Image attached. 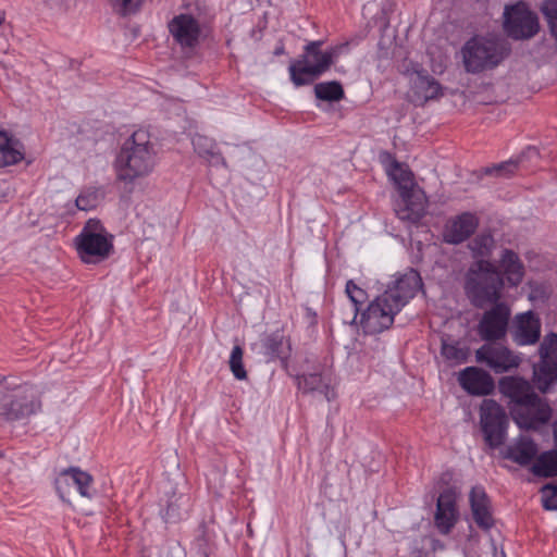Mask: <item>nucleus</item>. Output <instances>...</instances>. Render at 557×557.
Returning <instances> with one entry per match:
<instances>
[{
    "label": "nucleus",
    "instance_id": "ea45409f",
    "mask_svg": "<svg viewBox=\"0 0 557 557\" xmlns=\"http://www.w3.org/2000/svg\"><path fill=\"white\" fill-rule=\"evenodd\" d=\"M543 507L546 510H557V486L547 484L543 487Z\"/></svg>",
    "mask_w": 557,
    "mask_h": 557
},
{
    "label": "nucleus",
    "instance_id": "aec40b11",
    "mask_svg": "<svg viewBox=\"0 0 557 557\" xmlns=\"http://www.w3.org/2000/svg\"><path fill=\"white\" fill-rule=\"evenodd\" d=\"M435 525L442 534H448L457 522L456 497L451 490L440 494L434 517Z\"/></svg>",
    "mask_w": 557,
    "mask_h": 557
},
{
    "label": "nucleus",
    "instance_id": "0eeeda50",
    "mask_svg": "<svg viewBox=\"0 0 557 557\" xmlns=\"http://www.w3.org/2000/svg\"><path fill=\"white\" fill-rule=\"evenodd\" d=\"M480 424L490 448H498L506 441L508 417L493 399H484L480 407Z\"/></svg>",
    "mask_w": 557,
    "mask_h": 557
},
{
    "label": "nucleus",
    "instance_id": "49530a36",
    "mask_svg": "<svg viewBox=\"0 0 557 557\" xmlns=\"http://www.w3.org/2000/svg\"><path fill=\"white\" fill-rule=\"evenodd\" d=\"M283 51H284V48H283V47L277 48V49L275 50V54H276V55L282 54V53H283Z\"/></svg>",
    "mask_w": 557,
    "mask_h": 557
},
{
    "label": "nucleus",
    "instance_id": "7ed1b4c3",
    "mask_svg": "<svg viewBox=\"0 0 557 557\" xmlns=\"http://www.w3.org/2000/svg\"><path fill=\"white\" fill-rule=\"evenodd\" d=\"M504 280L497 269L486 260L474 262L466 273L463 289L475 308L483 309L502 297Z\"/></svg>",
    "mask_w": 557,
    "mask_h": 557
},
{
    "label": "nucleus",
    "instance_id": "a211bd4d",
    "mask_svg": "<svg viewBox=\"0 0 557 557\" xmlns=\"http://www.w3.org/2000/svg\"><path fill=\"white\" fill-rule=\"evenodd\" d=\"M460 386L470 395L485 396L494 391L493 377L478 367H467L458 375Z\"/></svg>",
    "mask_w": 557,
    "mask_h": 557
},
{
    "label": "nucleus",
    "instance_id": "393cba45",
    "mask_svg": "<svg viewBox=\"0 0 557 557\" xmlns=\"http://www.w3.org/2000/svg\"><path fill=\"white\" fill-rule=\"evenodd\" d=\"M537 447L535 443L527 437H521L518 442L507 447L505 458L512 460L520 466H528L536 456Z\"/></svg>",
    "mask_w": 557,
    "mask_h": 557
},
{
    "label": "nucleus",
    "instance_id": "473e14b6",
    "mask_svg": "<svg viewBox=\"0 0 557 557\" xmlns=\"http://www.w3.org/2000/svg\"><path fill=\"white\" fill-rule=\"evenodd\" d=\"M314 95L323 101H341L345 97L343 86L337 81L323 82L314 86Z\"/></svg>",
    "mask_w": 557,
    "mask_h": 557
},
{
    "label": "nucleus",
    "instance_id": "7c9ffc66",
    "mask_svg": "<svg viewBox=\"0 0 557 557\" xmlns=\"http://www.w3.org/2000/svg\"><path fill=\"white\" fill-rule=\"evenodd\" d=\"M193 146L199 157L212 163L224 162L221 153L216 150L213 139L205 135H196L193 138Z\"/></svg>",
    "mask_w": 557,
    "mask_h": 557
},
{
    "label": "nucleus",
    "instance_id": "f8f14e48",
    "mask_svg": "<svg viewBox=\"0 0 557 557\" xmlns=\"http://www.w3.org/2000/svg\"><path fill=\"white\" fill-rule=\"evenodd\" d=\"M493 307L486 310L479 324L478 333L483 341L496 342L505 338L510 319V308L504 302H493Z\"/></svg>",
    "mask_w": 557,
    "mask_h": 557
},
{
    "label": "nucleus",
    "instance_id": "c9c22d12",
    "mask_svg": "<svg viewBox=\"0 0 557 557\" xmlns=\"http://www.w3.org/2000/svg\"><path fill=\"white\" fill-rule=\"evenodd\" d=\"M243 355L244 351L239 345L233 347L230 357V368L237 380H245L247 377V372L243 363Z\"/></svg>",
    "mask_w": 557,
    "mask_h": 557
},
{
    "label": "nucleus",
    "instance_id": "5701e85b",
    "mask_svg": "<svg viewBox=\"0 0 557 557\" xmlns=\"http://www.w3.org/2000/svg\"><path fill=\"white\" fill-rule=\"evenodd\" d=\"M410 84L417 100L425 102L442 96L440 83L423 69L413 70Z\"/></svg>",
    "mask_w": 557,
    "mask_h": 557
},
{
    "label": "nucleus",
    "instance_id": "f257e3e1",
    "mask_svg": "<svg viewBox=\"0 0 557 557\" xmlns=\"http://www.w3.org/2000/svg\"><path fill=\"white\" fill-rule=\"evenodd\" d=\"M499 389L510 399V413L520 428L536 429L549 421L550 407L540 398L527 380L518 376L503 377Z\"/></svg>",
    "mask_w": 557,
    "mask_h": 557
},
{
    "label": "nucleus",
    "instance_id": "1a4fd4ad",
    "mask_svg": "<svg viewBox=\"0 0 557 557\" xmlns=\"http://www.w3.org/2000/svg\"><path fill=\"white\" fill-rule=\"evenodd\" d=\"M54 484L60 498L66 503H71L75 491L85 498H91L94 494L92 475L77 467H70L61 471Z\"/></svg>",
    "mask_w": 557,
    "mask_h": 557
},
{
    "label": "nucleus",
    "instance_id": "9d476101",
    "mask_svg": "<svg viewBox=\"0 0 557 557\" xmlns=\"http://www.w3.org/2000/svg\"><path fill=\"white\" fill-rule=\"evenodd\" d=\"M504 27L513 39H529L539 32V18L524 3L507 7Z\"/></svg>",
    "mask_w": 557,
    "mask_h": 557
},
{
    "label": "nucleus",
    "instance_id": "de8ad7c7",
    "mask_svg": "<svg viewBox=\"0 0 557 557\" xmlns=\"http://www.w3.org/2000/svg\"><path fill=\"white\" fill-rule=\"evenodd\" d=\"M1 456H2V455L0 454V457H1Z\"/></svg>",
    "mask_w": 557,
    "mask_h": 557
},
{
    "label": "nucleus",
    "instance_id": "b1692460",
    "mask_svg": "<svg viewBox=\"0 0 557 557\" xmlns=\"http://www.w3.org/2000/svg\"><path fill=\"white\" fill-rule=\"evenodd\" d=\"M499 267L510 285L517 286L522 282L524 267L515 251L505 249L499 261Z\"/></svg>",
    "mask_w": 557,
    "mask_h": 557
},
{
    "label": "nucleus",
    "instance_id": "39448f33",
    "mask_svg": "<svg viewBox=\"0 0 557 557\" xmlns=\"http://www.w3.org/2000/svg\"><path fill=\"white\" fill-rule=\"evenodd\" d=\"M320 40L309 42L299 59L290 62L288 71L295 86L309 85L330 70L335 50L322 52Z\"/></svg>",
    "mask_w": 557,
    "mask_h": 557
},
{
    "label": "nucleus",
    "instance_id": "f704fd0d",
    "mask_svg": "<svg viewBox=\"0 0 557 557\" xmlns=\"http://www.w3.org/2000/svg\"><path fill=\"white\" fill-rule=\"evenodd\" d=\"M101 200V195L98 189H87L79 194L76 198V207L79 210L88 211L95 209Z\"/></svg>",
    "mask_w": 557,
    "mask_h": 557
},
{
    "label": "nucleus",
    "instance_id": "4be33fe9",
    "mask_svg": "<svg viewBox=\"0 0 557 557\" xmlns=\"http://www.w3.org/2000/svg\"><path fill=\"white\" fill-rule=\"evenodd\" d=\"M469 498L472 517L476 525L483 530L493 528L494 519L491 512V504L484 488L481 486L472 487Z\"/></svg>",
    "mask_w": 557,
    "mask_h": 557
},
{
    "label": "nucleus",
    "instance_id": "58836bf2",
    "mask_svg": "<svg viewBox=\"0 0 557 557\" xmlns=\"http://www.w3.org/2000/svg\"><path fill=\"white\" fill-rule=\"evenodd\" d=\"M518 171V162L505 161L493 166H488L484 170L485 174L493 175L496 177H510Z\"/></svg>",
    "mask_w": 557,
    "mask_h": 557
},
{
    "label": "nucleus",
    "instance_id": "72a5a7b5",
    "mask_svg": "<svg viewBox=\"0 0 557 557\" xmlns=\"http://www.w3.org/2000/svg\"><path fill=\"white\" fill-rule=\"evenodd\" d=\"M146 0H108L112 11L121 17H128L140 12Z\"/></svg>",
    "mask_w": 557,
    "mask_h": 557
},
{
    "label": "nucleus",
    "instance_id": "37998d69",
    "mask_svg": "<svg viewBox=\"0 0 557 557\" xmlns=\"http://www.w3.org/2000/svg\"><path fill=\"white\" fill-rule=\"evenodd\" d=\"M178 499H175V502H169L168 507L165 509V517L166 520H174L177 517L176 509L178 508V505L176 504Z\"/></svg>",
    "mask_w": 557,
    "mask_h": 557
},
{
    "label": "nucleus",
    "instance_id": "cd10ccee",
    "mask_svg": "<svg viewBox=\"0 0 557 557\" xmlns=\"http://www.w3.org/2000/svg\"><path fill=\"white\" fill-rule=\"evenodd\" d=\"M531 471L540 478L557 476V449L540 454L532 465Z\"/></svg>",
    "mask_w": 557,
    "mask_h": 557
},
{
    "label": "nucleus",
    "instance_id": "412c9836",
    "mask_svg": "<svg viewBox=\"0 0 557 557\" xmlns=\"http://www.w3.org/2000/svg\"><path fill=\"white\" fill-rule=\"evenodd\" d=\"M478 227V219L474 214L465 212L450 221L444 231V240L447 244H460L468 239Z\"/></svg>",
    "mask_w": 557,
    "mask_h": 557
},
{
    "label": "nucleus",
    "instance_id": "4c0bfd02",
    "mask_svg": "<svg viewBox=\"0 0 557 557\" xmlns=\"http://www.w3.org/2000/svg\"><path fill=\"white\" fill-rule=\"evenodd\" d=\"M346 294L348 295L351 304L354 305V318L360 311L361 306L367 301V293L357 286L352 281H348L346 284Z\"/></svg>",
    "mask_w": 557,
    "mask_h": 557
},
{
    "label": "nucleus",
    "instance_id": "79ce46f5",
    "mask_svg": "<svg viewBox=\"0 0 557 557\" xmlns=\"http://www.w3.org/2000/svg\"><path fill=\"white\" fill-rule=\"evenodd\" d=\"M81 234H108L102 226L101 222L96 219H90L85 224Z\"/></svg>",
    "mask_w": 557,
    "mask_h": 557
},
{
    "label": "nucleus",
    "instance_id": "20e7f679",
    "mask_svg": "<svg viewBox=\"0 0 557 557\" xmlns=\"http://www.w3.org/2000/svg\"><path fill=\"white\" fill-rule=\"evenodd\" d=\"M461 53L466 71L474 74L496 67L509 50L500 40L475 36L465 44Z\"/></svg>",
    "mask_w": 557,
    "mask_h": 557
},
{
    "label": "nucleus",
    "instance_id": "2eb2a0df",
    "mask_svg": "<svg viewBox=\"0 0 557 557\" xmlns=\"http://www.w3.org/2000/svg\"><path fill=\"white\" fill-rule=\"evenodd\" d=\"M169 32L183 51H194L199 45L201 28L190 14L181 13L169 22Z\"/></svg>",
    "mask_w": 557,
    "mask_h": 557
},
{
    "label": "nucleus",
    "instance_id": "6e6552de",
    "mask_svg": "<svg viewBox=\"0 0 557 557\" xmlns=\"http://www.w3.org/2000/svg\"><path fill=\"white\" fill-rule=\"evenodd\" d=\"M540 363L534 368V383L545 393L557 381V334L546 335L539 348Z\"/></svg>",
    "mask_w": 557,
    "mask_h": 557
},
{
    "label": "nucleus",
    "instance_id": "a18cd8bd",
    "mask_svg": "<svg viewBox=\"0 0 557 557\" xmlns=\"http://www.w3.org/2000/svg\"><path fill=\"white\" fill-rule=\"evenodd\" d=\"M5 21V12L0 10V26L4 23Z\"/></svg>",
    "mask_w": 557,
    "mask_h": 557
},
{
    "label": "nucleus",
    "instance_id": "e433bc0d",
    "mask_svg": "<svg viewBox=\"0 0 557 557\" xmlns=\"http://www.w3.org/2000/svg\"><path fill=\"white\" fill-rule=\"evenodd\" d=\"M541 11L547 21L550 34L557 39V0H545Z\"/></svg>",
    "mask_w": 557,
    "mask_h": 557
},
{
    "label": "nucleus",
    "instance_id": "f3484780",
    "mask_svg": "<svg viewBox=\"0 0 557 557\" xmlns=\"http://www.w3.org/2000/svg\"><path fill=\"white\" fill-rule=\"evenodd\" d=\"M422 286L420 274L410 269L398 277L393 286H389L383 294L394 304L396 310H401L408 301L413 298Z\"/></svg>",
    "mask_w": 557,
    "mask_h": 557
},
{
    "label": "nucleus",
    "instance_id": "c756f323",
    "mask_svg": "<svg viewBox=\"0 0 557 557\" xmlns=\"http://www.w3.org/2000/svg\"><path fill=\"white\" fill-rule=\"evenodd\" d=\"M23 158V152L16 148V143L5 132L0 131V168L15 164Z\"/></svg>",
    "mask_w": 557,
    "mask_h": 557
},
{
    "label": "nucleus",
    "instance_id": "2f4dec72",
    "mask_svg": "<svg viewBox=\"0 0 557 557\" xmlns=\"http://www.w3.org/2000/svg\"><path fill=\"white\" fill-rule=\"evenodd\" d=\"M441 355L451 364H460L467 361L469 348L459 342H448L442 338Z\"/></svg>",
    "mask_w": 557,
    "mask_h": 557
},
{
    "label": "nucleus",
    "instance_id": "dca6fc26",
    "mask_svg": "<svg viewBox=\"0 0 557 557\" xmlns=\"http://www.w3.org/2000/svg\"><path fill=\"white\" fill-rule=\"evenodd\" d=\"M542 323L536 313L529 310L518 313L511 325L512 342L518 346L535 345L541 338Z\"/></svg>",
    "mask_w": 557,
    "mask_h": 557
},
{
    "label": "nucleus",
    "instance_id": "4468645a",
    "mask_svg": "<svg viewBox=\"0 0 557 557\" xmlns=\"http://www.w3.org/2000/svg\"><path fill=\"white\" fill-rule=\"evenodd\" d=\"M77 252L85 263H97L107 259L113 250L112 236L108 234H79Z\"/></svg>",
    "mask_w": 557,
    "mask_h": 557
},
{
    "label": "nucleus",
    "instance_id": "ddd939ff",
    "mask_svg": "<svg viewBox=\"0 0 557 557\" xmlns=\"http://www.w3.org/2000/svg\"><path fill=\"white\" fill-rule=\"evenodd\" d=\"M476 361L485 363L495 373L508 372L520 364V358L509 348L496 343L482 345L475 351Z\"/></svg>",
    "mask_w": 557,
    "mask_h": 557
},
{
    "label": "nucleus",
    "instance_id": "bb28decb",
    "mask_svg": "<svg viewBox=\"0 0 557 557\" xmlns=\"http://www.w3.org/2000/svg\"><path fill=\"white\" fill-rule=\"evenodd\" d=\"M298 387L305 393L319 391L324 394L327 400L335 397L333 388L325 382L321 373L314 372L308 375L297 376Z\"/></svg>",
    "mask_w": 557,
    "mask_h": 557
},
{
    "label": "nucleus",
    "instance_id": "a878e982",
    "mask_svg": "<svg viewBox=\"0 0 557 557\" xmlns=\"http://www.w3.org/2000/svg\"><path fill=\"white\" fill-rule=\"evenodd\" d=\"M262 346L271 358L286 359L290 351L289 339L285 337L283 330L268 334L262 341Z\"/></svg>",
    "mask_w": 557,
    "mask_h": 557
},
{
    "label": "nucleus",
    "instance_id": "6ab92c4d",
    "mask_svg": "<svg viewBox=\"0 0 557 557\" xmlns=\"http://www.w3.org/2000/svg\"><path fill=\"white\" fill-rule=\"evenodd\" d=\"M404 207L396 210L399 219L417 223L425 214L428 208V197L419 187L407 190V194H399Z\"/></svg>",
    "mask_w": 557,
    "mask_h": 557
},
{
    "label": "nucleus",
    "instance_id": "a19ab883",
    "mask_svg": "<svg viewBox=\"0 0 557 557\" xmlns=\"http://www.w3.org/2000/svg\"><path fill=\"white\" fill-rule=\"evenodd\" d=\"M493 244V238L490 235H481L475 237L471 243V249L475 255L484 257L487 255L490 247Z\"/></svg>",
    "mask_w": 557,
    "mask_h": 557
},
{
    "label": "nucleus",
    "instance_id": "c03bdc74",
    "mask_svg": "<svg viewBox=\"0 0 557 557\" xmlns=\"http://www.w3.org/2000/svg\"><path fill=\"white\" fill-rule=\"evenodd\" d=\"M553 433H554V440L557 445V420L553 424Z\"/></svg>",
    "mask_w": 557,
    "mask_h": 557
},
{
    "label": "nucleus",
    "instance_id": "9b49d317",
    "mask_svg": "<svg viewBox=\"0 0 557 557\" xmlns=\"http://www.w3.org/2000/svg\"><path fill=\"white\" fill-rule=\"evenodd\" d=\"M400 310L394 308V304L382 294L376 297L361 313L360 324L366 333H381L394 322V315Z\"/></svg>",
    "mask_w": 557,
    "mask_h": 557
},
{
    "label": "nucleus",
    "instance_id": "f03ea898",
    "mask_svg": "<svg viewBox=\"0 0 557 557\" xmlns=\"http://www.w3.org/2000/svg\"><path fill=\"white\" fill-rule=\"evenodd\" d=\"M154 149L150 134L138 129L125 140L115 161L116 176L123 182H133L148 175L154 166Z\"/></svg>",
    "mask_w": 557,
    "mask_h": 557
},
{
    "label": "nucleus",
    "instance_id": "c85d7f7f",
    "mask_svg": "<svg viewBox=\"0 0 557 557\" xmlns=\"http://www.w3.org/2000/svg\"><path fill=\"white\" fill-rule=\"evenodd\" d=\"M388 175L396 184L399 194H407V190L418 186L414 182L413 173L396 160L391 164Z\"/></svg>",
    "mask_w": 557,
    "mask_h": 557
},
{
    "label": "nucleus",
    "instance_id": "423d86ee",
    "mask_svg": "<svg viewBox=\"0 0 557 557\" xmlns=\"http://www.w3.org/2000/svg\"><path fill=\"white\" fill-rule=\"evenodd\" d=\"M41 407L40 393L32 384H22L13 387L3 398L1 416L8 421L25 419L37 412Z\"/></svg>",
    "mask_w": 557,
    "mask_h": 557
}]
</instances>
